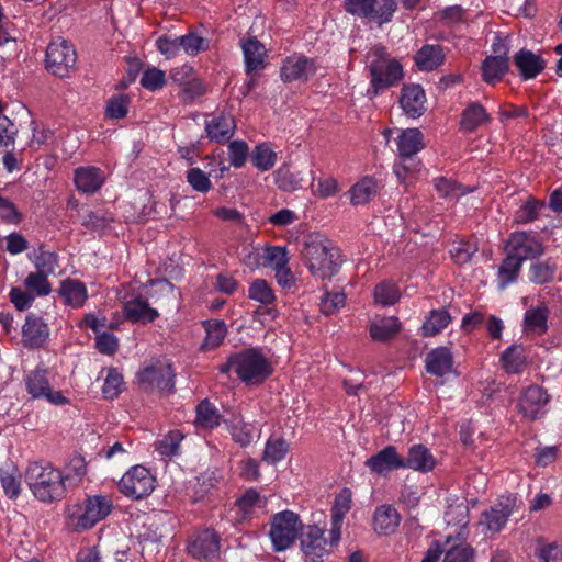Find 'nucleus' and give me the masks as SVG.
I'll return each mask as SVG.
<instances>
[{"instance_id":"412c9836","label":"nucleus","mask_w":562,"mask_h":562,"mask_svg":"<svg viewBox=\"0 0 562 562\" xmlns=\"http://www.w3.org/2000/svg\"><path fill=\"white\" fill-rule=\"evenodd\" d=\"M550 310L544 302L537 306H531L525 312L522 321V330L526 334L543 336L548 329V319Z\"/></svg>"},{"instance_id":"473e14b6","label":"nucleus","mask_w":562,"mask_h":562,"mask_svg":"<svg viewBox=\"0 0 562 562\" xmlns=\"http://www.w3.org/2000/svg\"><path fill=\"white\" fill-rule=\"evenodd\" d=\"M246 72L250 74L265 67L266 48L256 37L241 43Z\"/></svg>"},{"instance_id":"8fccbe9b","label":"nucleus","mask_w":562,"mask_h":562,"mask_svg":"<svg viewBox=\"0 0 562 562\" xmlns=\"http://www.w3.org/2000/svg\"><path fill=\"white\" fill-rule=\"evenodd\" d=\"M374 300L378 304L387 306L393 305L400 300V290L396 284L383 281L375 285L374 288Z\"/></svg>"},{"instance_id":"774afa93","label":"nucleus","mask_w":562,"mask_h":562,"mask_svg":"<svg viewBox=\"0 0 562 562\" xmlns=\"http://www.w3.org/2000/svg\"><path fill=\"white\" fill-rule=\"evenodd\" d=\"M473 558V548L469 544H458L446 552L443 562H472Z\"/></svg>"},{"instance_id":"2f4dec72","label":"nucleus","mask_w":562,"mask_h":562,"mask_svg":"<svg viewBox=\"0 0 562 562\" xmlns=\"http://www.w3.org/2000/svg\"><path fill=\"white\" fill-rule=\"evenodd\" d=\"M436 460L430 450L424 445H415L409 448L407 458H404V469L408 468L423 473L431 471Z\"/></svg>"},{"instance_id":"9d476101","label":"nucleus","mask_w":562,"mask_h":562,"mask_svg":"<svg viewBox=\"0 0 562 562\" xmlns=\"http://www.w3.org/2000/svg\"><path fill=\"white\" fill-rule=\"evenodd\" d=\"M325 530L315 525L301 527V549L306 562H322L325 555L331 552V538L329 542L324 537Z\"/></svg>"},{"instance_id":"bf43d9fd","label":"nucleus","mask_w":562,"mask_h":562,"mask_svg":"<svg viewBox=\"0 0 562 562\" xmlns=\"http://www.w3.org/2000/svg\"><path fill=\"white\" fill-rule=\"evenodd\" d=\"M181 89L178 93L179 98L184 103H191L196 98L203 95L205 93V87L200 79H191L183 82Z\"/></svg>"},{"instance_id":"13d9d810","label":"nucleus","mask_w":562,"mask_h":562,"mask_svg":"<svg viewBox=\"0 0 562 562\" xmlns=\"http://www.w3.org/2000/svg\"><path fill=\"white\" fill-rule=\"evenodd\" d=\"M249 147L245 140H233L228 144L229 164L234 168H241L245 166Z\"/></svg>"},{"instance_id":"6ab92c4d","label":"nucleus","mask_w":562,"mask_h":562,"mask_svg":"<svg viewBox=\"0 0 562 562\" xmlns=\"http://www.w3.org/2000/svg\"><path fill=\"white\" fill-rule=\"evenodd\" d=\"M366 465L374 473L386 474L390 471L404 469V458L394 446H386L366 461Z\"/></svg>"},{"instance_id":"2eb2a0df","label":"nucleus","mask_w":562,"mask_h":562,"mask_svg":"<svg viewBox=\"0 0 562 562\" xmlns=\"http://www.w3.org/2000/svg\"><path fill=\"white\" fill-rule=\"evenodd\" d=\"M235 131V117L229 111L223 110L205 120V133L212 142L224 144L234 136Z\"/></svg>"},{"instance_id":"5fc2aeb1","label":"nucleus","mask_w":562,"mask_h":562,"mask_svg":"<svg viewBox=\"0 0 562 562\" xmlns=\"http://www.w3.org/2000/svg\"><path fill=\"white\" fill-rule=\"evenodd\" d=\"M130 98L125 94H116L109 99L105 113L110 119L120 120L126 116Z\"/></svg>"},{"instance_id":"e2e57ef3","label":"nucleus","mask_w":562,"mask_h":562,"mask_svg":"<svg viewBox=\"0 0 562 562\" xmlns=\"http://www.w3.org/2000/svg\"><path fill=\"white\" fill-rule=\"evenodd\" d=\"M236 506L244 515H249L255 507L265 506V502H262L260 494L256 490L249 488L236 501Z\"/></svg>"},{"instance_id":"603ef678","label":"nucleus","mask_w":562,"mask_h":562,"mask_svg":"<svg viewBox=\"0 0 562 562\" xmlns=\"http://www.w3.org/2000/svg\"><path fill=\"white\" fill-rule=\"evenodd\" d=\"M123 386L124 381L121 372L115 368H110L102 387L103 396L113 400L122 393Z\"/></svg>"},{"instance_id":"864d4df0","label":"nucleus","mask_w":562,"mask_h":562,"mask_svg":"<svg viewBox=\"0 0 562 562\" xmlns=\"http://www.w3.org/2000/svg\"><path fill=\"white\" fill-rule=\"evenodd\" d=\"M34 265L37 272L53 274L58 267V256L54 251L44 250L40 247L35 255Z\"/></svg>"},{"instance_id":"e433bc0d","label":"nucleus","mask_w":562,"mask_h":562,"mask_svg":"<svg viewBox=\"0 0 562 562\" xmlns=\"http://www.w3.org/2000/svg\"><path fill=\"white\" fill-rule=\"evenodd\" d=\"M205 338L201 346L202 350H213L223 344L227 335V326L222 319H207L203 322Z\"/></svg>"},{"instance_id":"a19ab883","label":"nucleus","mask_w":562,"mask_h":562,"mask_svg":"<svg viewBox=\"0 0 562 562\" xmlns=\"http://www.w3.org/2000/svg\"><path fill=\"white\" fill-rule=\"evenodd\" d=\"M0 483L8 497H18L21 492V474L16 467L11 463L2 465L0 468Z\"/></svg>"},{"instance_id":"f3484780","label":"nucleus","mask_w":562,"mask_h":562,"mask_svg":"<svg viewBox=\"0 0 562 562\" xmlns=\"http://www.w3.org/2000/svg\"><path fill=\"white\" fill-rule=\"evenodd\" d=\"M515 504V497L507 496L501 498L498 503L482 513L480 522L492 532L501 531L513 514Z\"/></svg>"},{"instance_id":"de8ad7c7","label":"nucleus","mask_w":562,"mask_h":562,"mask_svg":"<svg viewBox=\"0 0 562 562\" xmlns=\"http://www.w3.org/2000/svg\"><path fill=\"white\" fill-rule=\"evenodd\" d=\"M48 274L42 272H31L24 280L26 290L37 296H46L52 292V285L48 281Z\"/></svg>"},{"instance_id":"c03bdc74","label":"nucleus","mask_w":562,"mask_h":562,"mask_svg":"<svg viewBox=\"0 0 562 562\" xmlns=\"http://www.w3.org/2000/svg\"><path fill=\"white\" fill-rule=\"evenodd\" d=\"M546 207V203L541 200L529 196L527 201L516 211L514 221L517 224H529L535 222L541 211Z\"/></svg>"},{"instance_id":"0eeeda50","label":"nucleus","mask_w":562,"mask_h":562,"mask_svg":"<svg viewBox=\"0 0 562 562\" xmlns=\"http://www.w3.org/2000/svg\"><path fill=\"white\" fill-rule=\"evenodd\" d=\"M344 8L351 15L368 19L379 25L392 21L397 10L396 0H345Z\"/></svg>"},{"instance_id":"49530a36","label":"nucleus","mask_w":562,"mask_h":562,"mask_svg":"<svg viewBox=\"0 0 562 562\" xmlns=\"http://www.w3.org/2000/svg\"><path fill=\"white\" fill-rule=\"evenodd\" d=\"M277 161V154L267 143L257 145L251 154L252 165L260 171L270 170Z\"/></svg>"},{"instance_id":"aec40b11","label":"nucleus","mask_w":562,"mask_h":562,"mask_svg":"<svg viewBox=\"0 0 562 562\" xmlns=\"http://www.w3.org/2000/svg\"><path fill=\"white\" fill-rule=\"evenodd\" d=\"M426 95L420 85H404L400 104L405 114L412 119L422 116L425 111Z\"/></svg>"},{"instance_id":"a211bd4d","label":"nucleus","mask_w":562,"mask_h":562,"mask_svg":"<svg viewBox=\"0 0 562 562\" xmlns=\"http://www.w3.org/2000/svg\"><path fill=\"white\" fill-rule=\"evenodd\" d=\"M26 390L34 398H46L53 404H65L67 398L60 392H53L45 370L36 369L26 378Z\"/></svg>"},{"instance_id":"ddd939ff","label":"nucleus","mask_w":562,"mask_h":562,"mask_svg":"<svg viewBox=\"0 0 562 562\" xmlns=\"http://www.w3.org/2000/svg\"><path fill=\"white\" fill-rule=\"evenodd\" d=\"M550 395L539 385H529L521 392L517 408L518 412L528 420L542 418L547 413V405Z\"/></svg>"},{"instance_id":"a18cd8bd","label":"nucleus","mask_w":562,"mask_h":562,"mask_svg":"<svg viewBox=\"0 0 562 562\" xmlns=\"http://www.w3.org/2000/svg\"><path fill=\"white\" fill-rule=\"evenodd\" d=\"M376 182L369 177L361 179L350 189L351 203L361 205L368 203L376 193Z\"/></svg>"},{"instance_id":"9b49d317","label":"nucleus","mask_w":562,"mask_h":562,"mask_svg":"<svg viewBox=\"0 0 562 562\" xmlns=\"http://www.w3.org/2000/svg\"><path fill=\"white\" fill-rule=\"evenodd\" d=\"M117 486L125 496L140 499L154 491L155 477L146 468L135 465L122 476Z\"/></svg>"},{"instance_id":"7c9ffc66","label":"nucleus","mask_w":562,"mask_h":562,"mask_svg":"<svg viewBox=\"0 0 562 562\" xmlns=\"http://www.w3.org/2000/svg\"><path fill=\"white\" fill-rule=\"evenodd\" d=\"M402 325L397 317H375L369 327L370 336L374 341L385 342L393 339L401 330Z\"/></svg>"},{"instance_id":"58836bf2","label":"nucleus","mask_w":562,"mask_h":562,"mask_svg":"<svg viewBox=\"0 0 562 562\" xmlns=\"http://www.w3.org/2000/svg\"><path fill=\"white\" fill-rule=\"evenodd\" d=\"M521 266L522 262L508 252L498 267V286L505 289L507 285L515 282L519 277Z\"/></svg>"},{"instance_id":"c9c22d12","label":"nucleus","mask_w":562,"mask_h":562,"mask_svg":"<svg viewBox=\"0 0 562 562\" xmlns=\"http://www.w3.org/2000/svg\"><path fill=\"white\" fill-rule=\"evenodd\" d=\"M502 368L509 374L522 372L527 366V358L522 345H512L501 355Z\"/></svg>"},{"instance_id":"7ed1b4c3","label":"nucleus","mask_w":562,"mask_h":562,"mask_svg":"<svg viewBox=\"0 0 562 562\" xmlns=\"http://www.w3.org/2000/svg\"><path fill=\"white\" fill-rule=\"evenodd\" d=\"M25 481L34 496L44 503L59 501L66 495L64 474L48 463H31L25 472Z\"/></svg>"},{"instance_id":"37998d69","label":"nucleus","mask_w":562,"mask_h":562,"mask_svg":"<svg viewBox=\"0 0 562 562\" xmlns=\"http://www.w3.org/2000/svg\"><path fill=\"white\" fill-rule=\"evenodd\" d=\"M196 418L195 423L198 426L203 428L213 429L217 427L222 422V416L209 400H203L196 406Z\"/></svg>"},{"instance_id":"20e7f679","label":"nucleus","mask_w":562,"mask_h":562,"mask_svg":"<svg viewBox=\"0 0 562 562\" xmlns=\"http://www.w3.org/2000/svg\"><path fill=\"white\" fill-rule=\"evenodd\" d=\"M396 145L401 161L393 169L397 179L404 182L408 176L419 170L420 161L415 160L414 156L425 148L424 135L418 128L404 130L398 135Z\"/></svg>"},{"instance_id":"69168bd1","label":"nucleus","mask_w":562,"mask_h":562,"mask_svg":"<svg viewBox=\"0 0 562 562\" xmlns=\"http://www.w3.org/2000/svg\"><path fill=\"white\" fill-rule=\"evenodd\" d=\"M346 295L342 292H326L321 300V311L326 315L335 314L345 306Z\"/></svg>"},{"instance_id":"6e6552de","label":"nucleus","mask_w":562,"mask_h":562,"mask_svg":"<svg viewBox=\"0 0 562 562\" xmlns=\"http://www.w3.org/2000/svg\"><path fill=\"white\" fill-rule=\"evenodd\" d=\"M303 525L299 515L291 510L276 514L271 520L269 536L276 551H283L292 546Z\"/></svg>"},{"instance_id":"c756f323","label":"nucleus","mask_w":562,"mask_h":562,"mask_svg":"<svg viewBox=\"0 0 562 562\" xmlns=\"http://www.w3.org/2000/svg\"><path fill=\"white\" fill-rule=\"evenodd\" d=\"M57 292L64 303L72 307H81L88 299L85 283L77 279L63 280Z\"/></svg>"},{"instance_id":"ea45409f","label":"nucleus","mask_w":562,"mask_h":562,"mask_svg":"<svg viewBox=\"0 0 562 562\" xmlns=\"http://www.w3.org/2000/svg\"><path fill=\"white\" fill-rule=\"evenodd\" d=\"M153 289L149 291V297L153 303L159 307L172 304L177 299L175 286L168 280H151Z\"/></svg>"},{"instance_id":"680f3d73","label":"nucleus","mask_w":562,"mask_h":562,"mask_svg":"<svg viewBox=\"0 0 562 562\" xmlns=\"http://www.w3.org/2000/svg\"><path fill=\"white\" fill-rule=\"evenodd\" d=\"M166 83L165 72L158 68H148L143 72L140 85L147 90L156 91Z\"/></svg>"},{"instance_id":"393cba45","label":"nucleus","mask_w":562,"mask_h":562,"mask_svg":"<svg viewBox=\"0 0 562 562\" xmlns=\"http://www.w3.org/2000/svg\"><path fill=\"white\" fill-rule=\"evenodd\" d=\"M351 494L349 490L345 488L335 497L331 507V524L329 533L331 536V544H337L340 540L342 520L346 514L350 510Z\"/></svg>"},{"instance_id":"5701e85b","label":"nucleus","mask_w":562,"mask_h":562,"mask_svg":"<svg viewBox=\"0 0 562 562\" xmlns=\"http://www.w3.org/2000/svg\"><path fill=\"white\" fill-rule=\"evenodd\" d=\"M315 72L314 60L306 57H288L281 68V79L284 82L307 80Z\"/></svg>"},{"instance_id":"dca6fc26","label":"nucleus","mask_w":562,"mask_h":562,"mask_svg":"<svg viewBox=\"0 0 562 562\" xmlns=\"http://www.w3.org/2000/svg\"><path fill=\"white\" fill-rule=\"evenodd\" d=\"M189 554L198 560L213 561L220 555V537L212 530H203L193 536L188 544Z\"/></svg>"},{"instance_id":"4d7b16f0","label":"nucleus","mask_w":562,"mask_h":562,"mask_svg":"<svg viewBox=\"0 0 562 562\" xmlns=\"http://www.w3.org/2000/svg\"><path fill=\"white\" fill-rule=\"evenodd\" d=\"M248 295L251 300L258 301L261 304H271L274 301L272 289L267 281L257 279L249 288Z\"/></svg>"},{"instance_id":"79ce46f5","label":"nucleus","mask_w":562,"mask_h":562,"mask_svg":"<svg viewBox=\"0 0 562 562\" xmlns=\"http://www.w3.org/2000/svg\"><path fill=\"white\" fill-rule=\"evenodd\" d=\"M451 319L452 318L446 308L431 310L423 323V336H436L450 324Z\"/></svg>"},{"instance_id":"b1692460","label":"nucleus","mask_w":562,"mask_h":562,"mask_svg":"<svg viewBox=\"0 0 562 562\" xmlns=\"http://www.w3.org/2000/svg\"><path fill=\"white\" fill-rule=\"evenodd\" d=\"M74 182L79 192L93 194L102 187L104 177L98 167H79L74 171Z\"/></svg>"},{"instance_id":"cd10ccee","label":"nucleus","mask_w":562,"mask_h":562,"mask_svg":"<svg viewBox=\"0 0 562 562\" xmlns=\"http://www.w3.org/2000/svg\"><path fill=\"white\" fill-rule=\"evenodd\" d=\"M123 311L126 319L132 323H151L159 316L157 310L150 307L148 301L142 296L126 301L123 304Z\"/></svg>"},{"instance_id":"c85d7f7f","label":"nucleus","mask_w":562,"mask_h":562,"mask_svg":"<svg viewBox=\"0 0 562 562\" xmlns=\"http://www.w3.org/2000/svg\"><path fill=\"white\" fill-rule=\"evenodd\" d=\"M425 363L429 374L445 376L452 371L453 356L449 348L438 347L427 353Z\"/></svg>"},{"instance_id":"6e6d98bb","label":"nucleus","mask_w":562,"mask_h":562,"mask_svg":"<svg viewBox=\"0 0 562 562\" xmlns=\"http://www.w3.org/2000/svg\"><path fill=\"white\" fill-rule=\"evenodd\" d=\"M289 445L282 438L269 439L266 443L263 459L269 462H278L288 453Z\"/></svg>"},{"instance_id":"f8f14e48","label":"nucleus","mask_w":562,"mask_h":562,"mask_svg":"<svg viewBox=\"0 0 562 562\" xmlns=\"http://www.w3.org/2000/svg\"><path fill=\"white\" fill-rule=\"evenodd\" d=\"M508 252L517 257L521 262L533 260L544 254V246L532 232H514L507 240Z\"/></svg>"},{"instance_id":"39448f33","label":"nucleus","mask_w":562,"mask_h":562,"mask_svg":"<svg viewBox=\"0 0 562 562\" xmlns=\"http://www.w3.org/2000/svg\"><path fill=\"white\" fill-rule=\"evenodd\" d=\"M237 376L246 384H261L272 373V367L263 353L255 348L234 353Z\"/></svg>"},{"instance_id":"052dcab7","label":"nucleus","mask_w":562,"mask_h":562,"mask_svg":"<svg viewBox=\"0 0 562 562\" xmlns=\"http://www.w3.org/2000/svg\"><path fill=\"white\" fill-rule=\"evenodd\" d=\"M539 562H560L562 561V546L558 542L539 544L535 552Z\"/></svg>"},{"instance_id":"3c124183","label":"nucleus","mask_w":562,"mask_h":562,"mask_svg":"<svg viewBox=\"0 0 562 562\" xmlns=\"http://www.w3.org/2000/svg\"><path fill=\"white\" fill-rule=\"evenodd\" d=\"M182 439L183 435L180 430H171L155 443L156 450L162 457H172L178 453Z\"/></svg>"},{"instance_id":"338daca9","label":"nucleus","mask_w":562,"mask_h":562,"mask_svg":"<svg viewBox=\"0 0 562 562\" xmlns=\"http://www.w3.org/2000/svg\"><path fill=\"white\" fill-rule=\"evenodd\" d=\"M87 473V462L80 454H74L67 465L66 474H64L65 482L71 479L80 481Z\"/></svg>"},{"instance_id":"09e8293b","label":"nucleus","mask_w":562,"mask_h":562,"mask_svg":"<svg viewBox=\"0 0 562 562\" xmlns=\"http://www.w3.org/2000/svg\"><path fill=\"white\" fill-rule=\"evenodd\" d=\"M557 266L555 263L546 261H537L530 266V281L536 284H546L554 279Z\"/></svg>"},{"instance_id":"f03ea898","label":"nucleus","mask_w":562,"mask_h":562,"mask_svg":"<svg viewBox=\"0 0 562 562\" xmlns=\"http://www.w3.org/2000/svg\"><path fill=\"white\" fill-rule=\"evenodd\" d=\"M370 74V98L379 95L384 90L396 86L404 76L403 67L398 60L391 58L386 48L379 44L373 46L367 54Z\"/></svg>"},{"instance_id":"4be33fe9","label":"nucleus","mask_w":562,"mask_h":562,"mask_svg":"<svg viewBox=\"0 0 562 562\" xmlns=\"http://www.w3.org/2000/svg\"><path fill=\"white\" fill-rule=\"evenodd\" d=\"M49 336L47 324L37 316L29 315L22 329V341L27 348L42 347Z\"/></svg>"},{"instance_id":"4c0bfd02","label":"nucleus","mask_w":562,"mask_h":562,"mask_svg":"<svg viewBox=\"0 0 562 562\" xmlns=\"http://www.w3.org/2000/svg\"><path fill=\"white\" fill-rule=\"evenodd\" d=\"M482 79L487 85H495L503 80L509 70V61L507 59H498L487 56L481 66Z\"/></svg>"},{"instance_id":"0e129e2a","label":"nucleus","mask_w":562,"mask_h":562,"mask_svg":"<svg viewBox=\"0 0 562 562\" xmlns=\"http://www.w3.org/2000/svg\"><path fill=\"white\" fill-rule=\"evenodd\" d=\"M187 181L198 192L206 193L211 190L212 183L207 175L200 168H191L187 171Z\"/></svg>"},{"instance_id":"4468645a","label":"nucleus","mask_w":562,"mask_h":562,"mask_svg":"<svg viewBox=\"0 0 562 562\" xmlns=\"http://www.w3.org/2000/svg\"><path fill=\"white\" fill-rule=\"evenodd\" d=\"M112 501L104 495L89 496L85 502V510L77 517V529H90L97 522L104 519L112 510Z\"/></svg>"},{"instance_id":"bb28decb","label":"nucleus","mask_w":562,"mask_h":562,"mask_svg":"<svg viewBox=\"0 0 562 562\" xmlns=\"http://www.w3.org/2000/svg\"><path fill=\"white\" fill-rule=\"evenodd\" d=\"M401 522V515L397 509L390 504H383L375 508L373 514V528L378 535H392Z\"/></svg>"},{"instance_id":"423d86ee","label":"nucleus","mask_w":562,"mask_h":562,"mask_svg":"<svg viewBox=\"0 0 562 562\" xmlns=\"http://www.w3.org/2000/svg\"><path fill=\"white\" fill-rule=\"evenodd\" d=\"M137 382L145 392H173L175 372L171 363L165 359H157L137 373Z\"/></svg>"},{"instance_id":"f257e3e1","label":"nucleus","mask_w":562,"mask_h":562,"mask_svg":"<svg viewBox=\"0 0 562 562\" xmlns=\"http://www.w3.org/2000/svg\"><path fill=\"white\" fill-rule=\"evenodd\" d=\"M302 257L310 272L321 280L333 278L341 265L339 249L321 235L307 237L302 249Z\"/></svg>"},{"instance_id":"f704fd0d","label":"nucleus","mask_w":562,"mask_h":562,"mask_svg":"<svg viewBox=\"0 0 562 562\" xmlns=\"http://www.w3.org/2000/svg\"><path fill=\"white\" fill-rule=\"evenodd\" d=\"M490 121V115L484 106L479 102L470 103L462 112L460 128L467 133H472L477 127Z\"/></svg>"},{"instance_id":"a878e982","label":"nucleus","mask_w":562,"mask_h":562,"mask_svg":"<svg viewBox=\"0 0 562 562\" xmlns=\"http://www.w3.org/2000/svg\"><path fill=\"white\" fill-rule=\"evenodd\" d=\"M514 64L525 80L536 78L546 67V61L540 55L525 48L514 56Z\"/></svg>"},{"instance_id":"1a4fd4ad","label":"nucleus","mask_w":562,"mask_h":562,"mask_svg":"<svg viewBox=\"0 0 562 562\" xmlns=\"http://www.w3.org/2000/svg\"><path fill=\"white\" fill-rule=\"evenodd\" d=\"M45 61L48 71L57 77L65 78L75 69L77 54L67 41L58 38L47 46Z\"/></svg>"},{"instance_id":"72a5a7b5","label":"nucleus","mask_w":562,"mask_h":562,"mask_svg":"<svg viewBox=\"0 0 562 562\" xmlns=\"http://www.w3.org/2000/svg\"><path fill=\"white\" fill-rule=\"evenodd\" d=\"M414 59L420 70L431 71L443 64L446 55L441 45L426 44L417 50Z\"/></svg>"}]
</instances>
